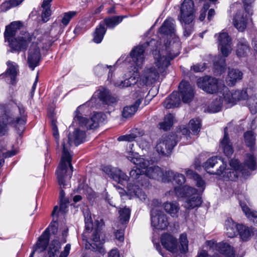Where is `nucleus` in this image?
Segmentation results:
<instances>
[{"label":"nucleus","mask_w":257,"mask_h":257,"mask_svg":"<svg viewBox=\"0 0 257 257\" xmlns=\"http://www.w3.org/2000/svg\"><path fill=\"white\" fill-rule=\"evenodd\" d=\"M240 164L243 165L244 169H246L245 167H247L251 171L257 169L256 159L254 156L251 154H246L243 164Z\"/></svg>","instance_id":"nucleus-41"},{"label":"nucleus","mask_w":257,"mask_h":257,"mask_svg":"<svg viewBox=\"0 0 257 257\" xmlns=\"http://www.w3.org/2000/svg\"><path fill=\"white\" fill-rule=\"evenodd\" d=\"M151 224L157 229L163 230L169 225L167 215L163 211L156 212L154 209L151 211Z\"/></svg>","instance_id":"nucleus-17"},{"label":"nucleus","mask_w":257,"mask_h":257,"mask_svg":"<svg viewBox=\"0 0 257 257\" xmlns=\"http://www.w3.org/2000/svg\"><path fill=\"white\" fill-rule=\"evenodd\" d=\"M163 176V181H174L176 184L180 186H182L186 181V178L183 174L175 172L171 170L166 171Z\"/></svg>","instance_id":"nucleus-25"},{"label":"nucleus","mask_w":257,"mask_h":257,"mask_svg":"<svg viewBox=\"0 0 257 257\" xmlns=\"http://www.w3.org/2000/svg\"><path fill=\"white\" fill-rule=\"evenodd\" d=\"M68 202L69 201L63 202V199H62V201H60L59 211L62 213H65L67 208V204L68 203Z\"/></svg>","instance_id":"nucleus-63"},{"label":"nucleus","mask_w":257,"mask_h":257,"mask_svg":"<svg viewBox=\"0 0 257 257\" xmlns=\"http://www.w3.org/2000/svg\"><path fill=\"white\" fill-rule=\"evenodd\" d=\"M238 232L242 241H246L249 240L256 231L252 227H249L242 224H238Z\"/></svg>","instance_id":"nucleus-31"},{"label":"nucleus","mask_w":257,"mask_h":257,"mask_svg":"<svg viewBox=\"0 0 257 257\" xmlns=\"http://www.w3.org/2000/svg\"><path fill=\"white\" fill-rule=\"evenodd\" d=\"M181 102L179 93L177 92H173L164 101L163 106L167 109L178 107Z\"/></svg>","instance_id":"nucleus-30"},{"label":"nucleus","mask_w":257,"mask_h":257,"mask_svg":"<svg viewBox=\"0 0 257 257\" xmlns=\"http://www.w3.org/2000/svg\"><path fill=\"white\" fill-rule=\"evenodd\" d=\"M130 212V209L126 207L122 208L119 210V218L122 223H124L129 220Z\"/></svg>","instance_id":"nucleus-53"},{"label":"nucleus","mask_w":257,"mask_h":257,"mask_svg":"<svg viewBox=\"0 0 257 257\" xmlns=\"http://www.w3.org/2000/svg\"><path fill=\"white\" fill-rule=\"evenodd\" d=\"M197 191V190L195 188L190 186H178L175 187L173 190H170L169 194L172 195H175L178 197H185L189 196L191 194L194 195Z\"/></svg>","instance_id":"nucleus-26"},{"label":"nucleus","mask_w":257,"mask_h":257,"mask_svg":"<svg viewBox=\"0 0 257 257\" xmlns=\"http://www.w3.org/2000/svg\"><path fill=\"white\" fill-rule=\"evenodd\" d=\"M248 98L247 90L232 91L224 96L225 100L229 103H235L236 101L245 100Z\"/></svg>","instance_id":"nucleus-24"},{"label":"nucleus","mask_w":257,"mask_h":257,"mask_svg":"<svg viewBox=\"0 0 257 257\" xmlns=\"http://www.w3.org/2000/svg\"><path fill=\"white\" fill-rule=\"evenodd\" d=\"M127 153L128 155L126 156V157L136 165L130 171V181H136L142 185L147 184V180L145 179L146 175L144 172L141 169L148 168L150 165L149 161L143 158L136 157V154L133 151L131 150Z\"/></svg>","instance_id":"nucleus-10"},{"label":"nucleus","mask_w":257,"mask_h":257,"mask_svg":"<svg viewBox=\"0 0 257 257\" xmlns=\"http://www.w3.org/2000/svg\"><path fill=\"white\" fill-rule=\"evenodd\" d=\"M106 28L104 24L100 22L99 25L96 28L93 36V41L97 44L101 43L106 33Z\"/></svg>","instance_id":"nucleus-36"},{"label":"nucleus","mask_w":257,"mask_h":257,"mask_svg":"<svg viewBox=\"0 0 257 257\" xmlns=\"http://www.w3.org/2000/svg\"><path fill=\"white\" fill-rule=\"evenodd\" d=\"M176 145L174 135H163L156 146V151L162 156H168Z\"/></svg>","instance_id":"nucleus-11"},{"label":"nucleus","mask_w":257,"mask_h":257,"mask_svg":"<svg viewBox=\"0 0 257 257\" xmlns=\"http://www.w3.org/2000/svg\"><path fill=\"white\" fill-rule=\"evenodd\" d=\"M191 70L196 73L202 72L205 70V65L204 64H197L191 66Z\"/></svg>","instance_id":"nucleus-61"},{"label":"nucleus","mask_w":257,"mask_h":257,"mask_svg":"<svg viewBox=\"0 0 257 257\" xmlns=\"http://www.w3.org/2000/svg\"><path fill=\"white\" fill-rule=\"evenodd\" d=\"M112 68V66L111 65H103L102 64H98L94 67V72L96 76L99 77L105 74L107 69H110L108 74V78H109L110 75V71Z\"/></svg>","instance_id":"nucleus-48"},{"label":"nucleus","mask_w":257,"mask_h":257,"mask_svg":"<svg viewBox=\"0 0 257 257\" xmlns=\"http://www.w3.org/2000/svg\"><path fill=\"white\" fill-rule=\"evenodd\" d=\"M197 85L207 93L213 94L218 90V84L217 79L205 76L197 80Z\"/></svg>","instance_id":"nucleus-14"},{"label":"nucleus","mask_w":257,"mask_h":257,"mask_svg":"<svg viewBox=\"0 0 257 257\" xmlns=\"http://www.w3.org/2000/svg\"><path fill=\"white\" fill-rule=\"evenodd\" d=\"M24 0H9L4 2L1 5V9L6 12L10 9L20 5Z\"/></svg>","instance_id":"nucleus-50"},{"label":"nucleus","mask_w":257,"mask_h":257,"mask_svg":"<svg viewBox=\"0 0 257 257\" xmlns=\"http://www.w3.org/2000/svg\"><path fill=\"white\" fill-rule=\"evenodd\" d=\"M227 127L224 128V137L220 142V147L221 148L225 155L227 157H230L233 154V150L227 133Z\"/></svg>","instance_id":"nucleus-29"},{"label":"nucleus","mask_w":257,"mask_h":257,"mask_svg":"<svg viewBox=\"0 0 257 257\" xmlns=\"http://www.w3.org/2000/svg\"><path fill=\"white\" fill-rule=\"evenodd\" d=\"M17 108H15L10 115L5 108L0 106V136H4L7 131V124L15 128L18 135L21 137L25 130L27 120V113L23 105L15 103Z\"/></svg>","instance_id":"nucleus-3"},{"label":"nucleus","mask_w":257,"mask_h":257,"mask_svg":"<svg viewBox=\"0 0 257 257\" xmlns=\"http://www.w3.org/2000/svg\"><path fill=\"white\" fill-rule=\"evenodd\" d=\"M84 221L85 224V232H89L91 231V235L90 236V241L91 242H87L85 244V248L90 249L93 251H97L101 255L105 254V249L103 247L104 240L100 239V232L102 227L104 225L102 219L96 220L95 221V227H93V223L91 215L89 212L84 213Z\"/></svg>","instance_id":"nucleus-8"},{"label":"nucleus","mask_w":257,"mask_h":257,"mask_svg":"<svg viewBox=\"0 0 257 257\" xmlns=\"http://www.w3.org/2000/svg\"><path fill=\"white\" fill-rule=\"evenodd\" d=\"M165 210L171 216H178L179 210V204L177 202H167L163 205Z\"/></svg>","instance_id":"nucleus-40"},{"label":"nucleus","mask_w":257,"mask_h":257,"mask_svg":"<svg viewBox=\"0 0 257 257\" xmlns=\"http://www.w3.org/2000/svg\"><path fill=\"white\" fill-rule=\"evenodd\" d=\"M86 132L77 128L69 135L68 138L64 140L62 143L63 150L61 162L56 170V174L59 184L64 187L66 185V182L69 180L72 176L73 167L72 165V156L69 149L71 143L78 146L86 140Z\"/></svg>","instance_id":"nucleus-1"},{"label":"nucleus","mask_w":257,"mask_h":257,"mask_svg":"<svg viewBox=\"0 0 257 257\" xmlns=\"http://www.w3.org/2000/svg\"><path fill=\"white\" fill-rule=\"evenodd\" d=\"M123 18V16H118L108 17L105 18L103 22H101L104 24V26L106 25L108 29H112L122 22Z\"/></svg>","instance_id":"nucleus-39"},{"label":"nucleus","mask_w":257,"mask_h":257,"mask_svg":"<svg viewBox=\"0 0 257 257\" xmlns=\"http://www.w3.org/2000/svg\"><path fill=\"white\" fill-rule=\"evenodd\" d=\"M102 170L113 181L122 186H125L130 181L127 176L117 168L107 165L103 166Z\"/></svg>","instance_id":"nucleus-12"},{"label":"nucleus","mask_w":257,"mask_h":257,"mask_svg":"<svg viewBox=\"0 0 257 257\" xmlns=\"http://www.w3.org/2000/svg\"><path fill=\"white\" fill-rule=\"evenodd\" d=\"M174 116L173 114L169 113L166 115L164 121L159 123V127L161 129L164 131L170 130L173 124Z\"/></svg>","instance_id":"nucleus-45"},{"label":"nucleus","mask_w":257,"mask_h":257,"mask_svg":"<svg viewBox=\"0 0 257 257\" xmlns=\"http://www.w3.org/2000/svg\"><path fill=\"white\" fill-rule=\"evenodd\" d=\"M159 33L161 35L160 41H156V44L153 46L151 45L148 47L156 49L158 46L157 51L160 49V50H163L167 53L173 54L176 51H179L180 44L178 43V37L176 34V29L175 20L172 18L166 19L163 23L159 30ZM154 40V39H152Z\"/></svg>","instance_id":"nucleus-4"},{"label":"nucleus","mask_w":257,"mask_h":257,"mask_svg":"<svg viewBox=\"0 0 257 257\" xmlns=\"http://www.w3.org/2000/svg\"><path fill=\"white\" fill-rule=\"evenodd\" d=\"M43 11L42 14V21L46 23L49 19L50 16L51 15V11L50 8H43Z\"/></svg>","instance_id":"nucleus-58"},{"label":"nucleus","mask_w":257,"mask_h":257,"mask_svg":"<svg viewBox=\"0 0 257 257\" xmlns=\"http://www.w3.org/2000/svg\"><path fill=\"white\" fill-rule=\"evenodd\" d=\"M201 126V120L198 118L192 119L189 121V127L193 135H197L199 133Z\"/></svg>","instance_id":"nucleus-47"},{"label":"nucleus","mask_w":257,"mask_h":257,"mask_svg":"<svg viewBox=\"0 0 257 257\" xmlns=\"http://www.w3.org/2000/svg\"><path fill=\"white\" fill-rule=\"evenodd\" d=\"M229 163L231 168L226 169V164L222 159L212 157L208 159L203 166L208 173L219 176L225 181H235L240 174L244 178L250 175L248 169H244L238 160L232 159Z\"/></svg>","instance_id":"nucleus-2"},{"label":"nucleus","mask_w":257,"mask_h":257,"mask_svg":"<svg viewBox=\"0 0 257 257\" xmlns=\"http://www.w3.org/2000/svg\"><path fill=\"white\" fill-rule=\"evenodd\" d=\"M108 257H119V253L117 248L112 249L108 253Z\"/></svg>","instance_id":"nucleus-64"},{"label":"nucleus","mask_w":257,"mask_h":257,"mask_svg":"<svg viewBox=\"0 0 257 257\" xmlns=\"http://www.w3.org/2000/svg\"><path fill=\"white\" fill-rule=\"evenodd\" d=\"M240 206L243 212L244 213L246 217L254 224L257 226V212L250 209L245 204L242 202L240 203Z\"/></svg>","instance_id":"nucleus-43"},{"label":"nucleus","mask_w":257,"mask_h":257,"mask_svg":"<svg viewBox=\"0 0 257 257\" xmlns=\"http://www.w3.org/2000/svg\"><path fill=\"white\" fill-rule=\"evenodd\" d=\"M150 207L151 208V211L153 209H154L155 211L157 212L158 211H161V210H158L157 208V207L161 206V202L158 199H153L150 204H149Z\"/></svg>","instance_id":"nucleus-60"},{"label":"nucleus","mask_w":257,"mask_h":257,"mask_svg":"<svg viewBox=\"0 0 257 257\" xmlns=\"http://www.w3.org/2000/svg\"><path fill=\"white\" fill-rule=\"evenodd\" d=\"M61 243L57 239L53 240L50 243L48 248V254L49 257H67L69 254L71 245L67 244L63 251L60 252Z\"/></svg>","instance_id":"nucleus-15"},{"label":"nucleus","mask_w":257,"mask_h":257,"mask_svg":"<svg viewBox=\"0 0 257 257\" xmlns=\"http://www.w3.org/2000/svg\"><path fill=\"white\" fill-rule=\"evenodd\" d=\"M7 65L9 66V68L7 70V74L10 76L12 80L13 81L17 75L18 66L16 63L11 61H8Z\"/></svg>","instance_id":"nucleus-51"},{"label":"nucleus","mask_w":257,"mask_h":257,"mask_svg":"<svg viewBox=\"0 0 257 257\" xmlns=\"http://www.w3.org/2000/svg\"><path fill=\"white\" fill-rule=\"evenodd\" d=\"M245 142L246 145L252 150L253 147L255 144V135L253 131H249L244 134Z\"/></svg>","instance_id":"nucleus-46"},{"label":"nucleus","mask_w":257,"mask_h":257,"mask_svg":"<svg viewBox=\"0 0 257 257\" xmlns=\"http://www.w3.org/2000/svg\"><path fill=\"white\" fill-rule=\"evenodd\" d=\"M221 107V104L219 101L213 102L208 107L209 111L210 112L215 113L220 111Z\"/></svg>","instance_id":"nucleus-56"},{"label":"nucleus","mask_w":257,"mask_h":257,"mask_svg":"<svg viewBox=\"0 0 257 257\" xmlns=\"http://www.w3.org/2000/svg\"><path fill=\"white\" fill-rule=\"evenodd\" d=\"M206 244L210 249L215 250L226 257H234V250L233 247L228 243L224 242L216 243L212 240H208Z\"/></svg>","instance_id":"nucleus-16"},{"label":"nucleus","mask_w":257,"mask_h":257,"mask_svg":"<svg viewBox=\"0 0 257 257\" xmlns=\"http://www.w3.org/2000/svg\"><path fill=\"white\" fill-rule=\"evenodd\" d=\"M231 40L228 33L222 32L218 37V49L224 57H227L231 50Z\"/></svg>","instance_id":"nucleus-18"},{"label":"nucleus","mask_w":257,"mask_h":257,"mask_svg":"<svg viewBox=\"0 0 257 257\" xmlns=\"http://www.w3.org/2000/svg\"><path fill=\"white\" fill-rule=\"evenodd\" d=\"M156 44L155 40L146 42L141 45L135 47L130 52V57L132 60L134 70L133 73L129 75L130 77L126 78L124 81L115 82L114 84L115 86L120 88L127 87L134 85L137 83L139 79V69H141L145 62L144 52L148 46H153Z\"/></svg>","instance_id":"nucleus-6"},{"label":"nucleus","mask_w":257,"mask_h":257,"mask_svg":"<svg viewBox=\"0 0 257 257\" xmlns=\"http://www.w3.org/2000/svg\"><path fill=\"white\" fill-rule=\"evenodd\" d=\"M141 103L140 100L136 101L135 103L131 105L125 106L122 111V116L123 117L127 118L133 116Z\"/></svg>","instance_id":"nucleus-38"},{"label":"nucleus","mask_w":257,"mask_h":257,"mask_svg":"<svg viewBox=\"0 0 257 257\" xmlns=\"http://www.w3.org/2000/svg\"><path fill=\"white\" fill-rule=\"evenodd\" d=\"M243 73L238 69H232L228 71L227 82L229 85L233 86L242 78Z\"/></svg>","instance_id":"nucleus-33"},{"label":"nucleus","mask_w":257,"mask_h":257,"mask_svg":"<svg viewBox=\"0 0 257 257\" xmlns=\"http://www.w3.org/2000/svg\"><path fill=\"white\" fill-rule=\"evenodd\" d=\"M225 66V60L224 58L218 56L215 59L214 67L215 71H217L218 74L220 75L224 72Z\"/></svg>","instance_id":"nucleus-44"},{"label":"nucleus","mask_w":257,"mask_h":257,"mask_svg":"<svg viewBox=\"0 0 257 257\" xmlns=\"http://www.w3.org/2000/svg\"><path fill=\"white\" fill-rule=\"evenodd\" d=\"M162 245L167 250L176 253L178 251L177 240L173 235L168 233H164L161 237Z\"/></svg>","instance_id":"nucleus-22"},{"label":"nucleus","mask_w":257,"mask_h":257,"mask_svg":"<svg viewBox=\"0 0 257 257\" xmlns=\"http://www.w3.org/2000/svg\"><path fill=\"white\" fill-rule=\"evenodd\" d=\"M51 126L53 131V135L56 140L57 144L58 145V140L59 139V134L58 132V129L56 124V120L54 119H52L51 120Z\"/></svg>","instance_id":"nucleus-57"},{"label":"nucleus","mask_w":257,"mask_h":257,"mask_svg":"<svg viewBox=\"0 0 257 257\" xmlns=\"http://www.w3.org/2000/svg\"><path fill=\"white\" fill-rule=\"evenodd\" d=\"M58 229V223L57 222H52L49 226L43 232H46V235H49L50 236V232L55 234Z\"/></svg>","instance_id":"nucleus-55"},{"label":"nucleus","mask_w":257,"mask_h":257,"mask_svg":"<svg viewBox=\"0 0 257 257\" xmlns=\"http://www.w3.org/2000/svg\"><path fill=\"white\" fill-rule=\"evenodd\" d=\"M179 250L182 253H185L188 250V240L187 234L182 233L179 238Z\"/></svg>","instance_id":"nucleus-49"},{"label":"nucleus","mask_w":257,"mask_h":257,"mask_svg":"<svg viewBox=\"0 0 257 257\" xmlns=\"http://www.w3.org/2000/svg\"><path fill=\"white\" fill-rule=\"evenodd\" d=\"M22 25L20 22L14 21L6 26L4 33L5 38L9 42V46L12 48L13 52L26 51L32 41V35L26 31H22L20 36L14 38Z\"/></svg>","instance_id":"nucleus-7"},{"label":"nucleus","mask_w":257,"mask_h":257,"mask_svg":"<svg viewBox=\"0 0 257 257\" xmlns=\"http://www.w3.org/2000/svg\"><path fill=\"white\" fill-rule=\"evenodd\" d=\"M186 175L187 177L192 178L196 182V186L200 188V190L203 191L205 189V182L201 177L193 170L189 169H185Z\"/></svg>","instance_id":"nucleus-37"},{"label":"nucleus","mask_w":257,"mask_h":257,"mask_svg":"<svg viewBox=\"0 0 257 257\" xmlns=\"http://www.w3.org/2000/svg\"><path fill=\"white\" fill-rule=\"evenodd\" d=\"M226 234L230 238L235 236L238 232V224H236L232 219H228L225 221Z\"/></svg>","instance_id":"nucleus-34"},{"label":"nucleus","mask_w":257,"mask_h":257,"mask_svg":"<svg viewBox=\"0 0 257 257\" xmlns=\"http://www.w3.org/2000/svg\"><path fill=\"white\" fill-rule=\"evenodd\" d=\"M116 238L120 242L124 240V232L123 230H117L115 233Z\"/></svg>","instance_id":"nucleus-62"},{"label":"nucleus","mask_w":257,"mask_h":257,"mask_svg":"<svg viewBox=\"0 0 257 257\" xmlns=\"http://www.w3.org/2000/svg\"><path fill=\"white\" fill-rule=\"evenodd\" d=\"M40 58V48L37 44L33 43L29 49L28 57V63L32 70H34L39 65Z\"/></svg>","instance_id":"nucleus-19"},{"label":"nucleus","mask_w":257,"mask_h":257,"mask_svg":"<svg viewBox=\"0 0 257 257\" xmlns=\"http://www.w3.org/2000/svg\"><path fill=\"white\" fill-rule=\"evenodd\" d=\"M50 236L46 235V232H43L33 247V250L29 257H33L35 254L38 255L44 251L49 246Z\"/></svg>","instance_id":"nucleus-20"},{"label":"nucleus","mask_w":257,"mask_h":257,"mask_svg":"<svg viewBox=\"0 0 257 257\" xmlns=\"http://www.w3.org/2000/svg\"><path fill=\"white\" fill-rule=\"evenodd\" d=\"M194 11L193 1L184 0L180 9V21L185 24H189L194 19Z\"/></svg>","instance_id":"nucleus-13"},{"label":"nucleus","mask_w":257,"mask_h":257,"mask_svg":"<svg viewBox=\"0 0 257 257\" xmlns=\"http://www.w3.org/2000/svg\"><path fill=\"white\" fill-rule=\"evenodd\" d=\"M197 192L195 194H196ZM202 203L201 197L197 195L192 196L190 199H187L184 203V207L188 209H193L198 207Z\"/></svg>","instance_id":"nucleus-42"},{"label":"nucleus","mask_w":257,"mask_h":257,"mask_svg":"<svg viewBox=\"0 0 257 257\" xmlns=\"http://www.w3.org/2000/svg\"><path fill=\"white\" fill-rule=\"evenodd\" d=\"M77 14V12L76 11H69L67 13H65L63 14V17L61 20V23L64 26H67L70 21Z\"/></svg>","instance_id":"nucleus-52"},{"label":"nucleus","mask_w":257,"mask_h":257,"mask_svg":"<svg viewBox=\"0 0 257 257\" xmlns=\"http://www.w3.org/2000/svg\"><path fill=\"white\" fill-rule=\"evenodd\" d=\"M165 173H163L161 168L158 166H153L148 168L145 171V175L147 180L148 184H149L148 179L147 178H149L153 179L159 180L162 179L163 181V176Z\"/></svg>","instance_id":"nucleus-27"},{"label":"nucleus","mask_w":257,"mask_h":257,"mask_svg":"<svg viewBox=\"0 0 257 257\" xmlns=\"http://www.w3.org/2000/svg\"><path fill=\"white\" fill-rule=\"evenodd\" d=\"M247 15H244L241 11H238L233 19L234 27L240 32L243 31L246 27Z\"/></svg>","instance_id":"nucleus-28"},{"label":"nucleus","mask_w":257,"mask_h":257,"mask_svg":"<svg viewBox=\"0 0 257 257\" xmlns=\"http://www.w3.org/2000/svg\"><path fill=\"white\" fill-rule=\"evenodd\" d=\"M210 6L208 3H205L203 5V9L200 12V14L199 17V19L201 21H203L206 17V13L207 11L208 10Z\"/></svg>","instance_id":"nucleus-59"},{"label":"nucleus","mask_w":257,"mask_h":257,"mask_svg":"<svg viewBox=\"0 0 257 257\" xmlns=\"http://www.w3.org/2000/svg\"><path fill=\"white\" fill-rule=\"evenodd\" d=\"M132 182L133 183H131V181H130L129 183L127 182V184H126L127 185V193L132 196H135L137 197L142 201H145L147 198V195L142 191V189L140 188V186H147L148 184L142 185L136 182V181Z\"/></svg>","instance_id":"nucleus-23"},{"label":"nucleus","mask_w":257,"mask_h":257,"mask_svg":"<svg viewBox=\"0 0 257 257\" xmlns=\"http://www.w3.org/2000/svg\"><path fill=\"white\" fill-rule=\"evenodd\" d=\"M97 101L96 98L92 97L85 104L78 106L75 111L73 123L91 130L98 127L100 123L103 122L105 119V115L102 112L94 113L90 119H88L84 114L85 107L96 106L95 103Z\"/></svg>","instance_id":"nucleus-9"},{"label":"nucleus","mask_w":257,"mask_h":257,"mask_svg":"<svg viewBox=\"0 0 257 257\" xmlns=\"http://www.w3.org/2000/svg\"><path fill=\"white\" fill-rule=\"evenodd\" d=\"M249 50L247 41L243 38L237 40L236 53L238 57L245 56Z\"/></svg>","instance_id":"nucleus-32"},{"label":"nucleus","mask_w":257,"mask_h":257,"mask_svg":"<svg viewBox=\"0 0 257 257\" xmlns=\"http://www.w3.org/2000/svg\"><path fill=\"white\" fill-rule=\"evenodd\" d=\"M179 89L184 103L190 102L194 97V89L192 86L187 81H182L179 86Z\"/></svg>","instance_id":"nucleus-21"},{"label":"nucleus","mask_w":257,"mask_h":257,"mask_svg":"<svg viewBox=\"0 0 257 257\" xmlns=\"http://www.w3.org/2000/svg\"><path fill=\"white\" fill-rule=\"evenodd\" d=\"M139 135H140V133L136 131L128 135L121 136L118 138L117 140L118 141L132 142L138 137Z\"/></svg>","instance_id":"nucleus-54"},{"label":"nucleus","mask_w":257,"mask_h":257,"mask_svg":"<svg viewBox=\"0 0 257 257\" xmlns=\"http://www.w3.org/2000/svg\"><path fill=\"white\" fill-rule=\"evenodd\" d=\"M98 99L103 104L111 105L116 102L115 97L112 96L108 90L103 89L100 90L98 95Z\"/></svg>","instance_id":"nucleus-35"},{"label":"nucleus","mask_w":257,"mask_h":257,"mask_svg":"<svg viewBox=\"0 0 257 257\" xmlns=\"http://www.w3.org/2000/svg\"><path fill=\"white\" fill-rule=\"evenodd\" d=\"M157 49L158 46L156 49L150 48V50L153 52L158 70L155 67L146 68L140 77L141 81L146 85L155 83L159 77V73H163L170 64V61L179 54L178 50L171 54L170 52L167 53L165 52L164 53V50L160 49L158 51Z\"/></svg>","instance_id":"nucleus-5"}]
</instances>
